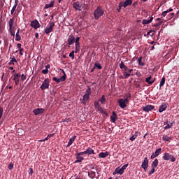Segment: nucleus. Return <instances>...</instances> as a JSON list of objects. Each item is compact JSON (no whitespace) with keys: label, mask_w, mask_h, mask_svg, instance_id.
<instances>
[{"label":"nucleus","mask_w":179,"mask_h":179,"mask_svg":"<svg viewBox=\"0 0 179 179\" xmlns=\"http://www.w3.org/2000/svg\"><path fill=\"white\" fill-rule=\"evenodd\" d=\"M103 15H104V10H103V7H101V6H98L96 9H95L94 11L95 20L100 19Z\"/></svg>","instance_id":"f257e3e1"},{"label":"nucleus","mask_w":179,"mask_h":179,"mask_svg":"<svg viewBox=\"0 0 179 179\" xmlns=\"http://www.w3.org/2000/svg\"><path fill=\"white\" fill-rule=\"evenodd\" d=\"M73 8L76 9V10L82 11L83 9L86 8V4H80V2L76 1L73 3Z\"/></svg>","instance_id":"f03ea898"},{"label":"nucleus","mask_w":179,"mask_h":179,"mask_svg":"<svg viewBox=\"0 0 179 179\" xmlns=\"http://www.w3.org/2000/svg\"><path fill=\"white\" fill-rule=\"evenodd\" d=\"M62 71L63 73V76L59 78H57V77H53L52 80H54V82H57V83H59L61 82H65V80H66V73H65V71L64 70H62Z\"/></svg>","instance_id":"7ed1b4c3"},{"label":"nucleus","mask_w":179,"mask_h":179,"mask_svg":"<svg viewBox=\"0 0 179 179\" xmlns=\"http://www.w3.org/2000/svg\"><path fill=\"white\" fill-rule=\"evenodd\" d=\"M162 159L166 161L171 160L172 163H174V162H176V157H174L173 155L168 152L164 153V156L162 157Z\"/></svg>","instance_id":"20e7f679"},{"label":"nucleus","mask_w":179,"mask_h":179,"mask_svg":"<svg viewBox=\"0 0 179 179\" xmlns=\"http://www.w3.org/2000/svg\"><path fill=\"white\" fill-rule=\"evenodd\" d=\"M117 103L120 107V108H127V104L129 103V100L124 99H119L117 100Z\"/></svg>","instance_id":"39448f33"},{"label":"nucleus","mask_w":179,"mask_h":179,"mask_svg":"<svg viewBox=\"0 0 179 179\" xmlns=\"http://www.w3.org/2000/svg\"><path fill=\"white\" fill-rule=\"evenodd\" d=\"M40 87L41 90H45V89H48V87H50V79L45 78Z\"/></svg>","instance_id":"423d86ee"},{"label":"nucleus","mask_w":179,"mask_h":179,"mask_svg":"<svg viewBox=\"0 0 179 179\" xmlns=\"http://www.w3.org/2000/svg\"><path fill=\"white\" fill-rule=\"evenodd\" d=\"M76 157V160L74 162L75 164L76 163H82L83 160H85V158H83V154L82 152H78L77 154L75 155Z\"/></svg>","instance_id":"0eeeda50"},{"label":"nucleus","mask_w":179,"mask_h":179,"mask_svg":"<svg viewBox=\"0 0 179 179\" xmlns=\"http://www.w3.org/2000/svg\"><path fill=\"white\" fill-rule=\"evenodd\" d=\"M129 5H132V0H126L124 2L122 1L119 3V8L121 9V8H127V6H129Z\"/></svg>","instance_id":"6e6552de"},{"label":"nucleus","mask_w":179,"mask_h":179,"mask_svg":"<svg viewBox=\"0 0 179 179\" xmlns=\"http://www.w3.org/2000/svg\"><path fill=\"white\" fill-rule=\"evenodd\" d=\"M54 26H55V22H50L49 27L46 28L45 30V34H50V33L54 30Z\"/></svg>","instance_id":"1a4fd4ad"},{"label":"nucleus","mask_w":179,"mask_h":179,"mask_svg":"<svg viewBox=\"0 0 179 179\" xmlns=\"http://www.w3.org/2000/svg\"><path fill=\"white\" fill-rule=\"evenodd\" d=\"M160 155H162V148H158L152 154L150 159L153 160V159H156V157H157V156H160Z\"/></svg>","instance_id":"9d476101"},{"label":"nucleus","mask_w":179,"mask_h":179,"mask_svg":"<svg viewBox=\"0 0 179 179\" xmlns=\"http://www.w3.org/2000/svg\"><path fill=\"white\" fill-rule=\"evenodd\" d=\"M141 167L145 171H146V170H148V167H149V159H148V157L144 158V160L141 164Z\"/></svg>","instance_id":"9b49d317"},{"label":"nucleus","mask_w":179,"mask_h":179,"mask_svg":"<svg viewBox=\"0 0 179 179\" xmlns=\"http://www.w3.org/2000/svg\"><path fill=\"white\" fill-rule=\"evenodd\" d=\"M152 110H155V106L152 105H146L143 107V111H144V113H149V111H152Z\"/></svg>","instance_id":"f8f14e48"},{"label":"nucleus","mask_w":179,"mask_h":179,"mask_svg":"<svg viewBox=\"0 0 179 179\" xmlns=\"http://www.w3.org/2000/svg\"><path fill=\"white\" fill-rule=\"evenodd\" d=\"M13 80L15 82V85L17 86L19 85L20 79V73H14L13 74Z\"/></svg>","instance_id":"ddd939ff"},{"label":"nucleus","mask_w":179,"mask_h":179,"mask_svg":"<svg viewBox=\"0 0 179 179\" xmlns=\"http://www.w3.org/2000/svg\"><path fill=\"white\" fill-rule=\"evenodd\" d=\"M45 109L44 108H36L33 110V113L35 115H38V114H44Z\"/></svg>","instance_id":"4468645a"},{"label":"nucleus","mask_w":179,"mask_h":179,"mask_svg":"<svg viewBox=\"0 0 179 179\" xmlns=\"http://www.w3.org/2000/svg\"><path fill=\"white\" fill-rule=\"evenodd\" d=\"M31 26L34 29H38L40 27V22H38V20H35L31 22Z\"/></svg>","instance_id":"2eb2a0df"},{"label":"nucleus","mask_w":179,"mask_h":179,"mask_svg":"<svg viewBox=\"0 0 179 179\" xmlns=\"http://www.w3.org/2000/svg\"><path fill=\"white\" fill-rule=\"evenodd\" d=\"M83 155H94V150L92 149V148L89 147L85 151L81 152Z\"/></svg>","instance_id":"dca6fc26"},{"label":"nucleus","mask_w":179,"mask_h":179,"mask_svg":"<svg viewBox=\"0 0 179 179\" xmlns=\"http://www.w3.org/2000/svg\"><path fill=\"white\" fill-rule=\"evenodd\" d=\"M110 120L112 122L115 123L117 120H118V116L117 115V113L115 111L112 112V115L110 116Z\"/></svg>","instance_id":"f3484780"},{"label":"nucleus","mask_w":179,"mask_h":179,"mask_svg":"<svg viewBox=\"0 0 179 179\" xmlns=\"http://www.w3.org/2000/svg\"><path fill=\"white\" fill-rule=\"evenodd\" d=\"M108 156H110V152L106 151L105 152H100L99 154V157L100 159H106V157H107Z\"/></svg>","instance_id":"a211bd4d"},{"label":"nucleus","mask_w":179,"mask_h":179,"mask_svg":"<svg viewBox=\"0 0 179 179\" xmlns=\"http://www.w3.org/2000/svg\"><path fill=\"white\" fill-rule=\"evenodd\" d=\"M75 43V36L73 35H70L68 38V44L69 45H72Z\"/></svg>","instance_id":"6ab92c4d"},{"label":"nucleus","mask_w":179,"mask_h":179,"mask_svg":"<svg viewBox=\"0 0 179 179\" xmlns=\"http://www.w3.org/2000/svg\"><path fill=\"white\" fill-rule=\"evenodd\" d=\"M145 82L148 83V85H153L155 83V78H152V76L145 78Z\"/></svg>","instance_id":"aec40b11"},{"label":"nucleus","mask_w":179,"mask_h":179,"mask_svg":"<svg viewBox=\"0 0 179 179\" xmlns=\"http://www.w3.org/2000/svg\"><path fill=\"white\" fill-rule=\"evenodd\" d=\"M167 108V105L166 104V103H163L159 108V113H163V111H165V110H166Z\"/></svg>","instance_id":"412c9836"},{"label":"nucleus","mask_w":179,"mask_h":179,"mask_svg":"<svg viewBox=\"0 0 179 179\" xmlns=\"http://www.w3.org/2000/svg\"><path fill=\"white\" fill-rule=\"evenodd\" d=\"M152 21H153V17H150L149 20L143 19L142 20V24H149L150 23H152Z\"/></svg>","instance_id":"4be33fe9"},{"label":"nucleus","mask_w":179,"mask_h":179,"mask_svg":"<svg viewBox=\"0 0 179 179\" xmlns=\"http://www.w3.org/2000/svg\"><path fill=\"white\" fill-rule=\"evenodd\" d=\"M90 95H88L87 94H84L82 103L86 104V101H88V100H90Z\"/></svg>","instance_id":"5701e85b"},{"label":"nucleus","mask_w":179,"mask_h":179,"mask_svg":"<svg viewBox=\"0 0 179 179\" xmlns=\"http://www.w3.org/2000/svg\"><path fill=\"white\" fill-rule=\"evenodd\" d=\"M96 110V111H100V113H101V114H104V115H106V117H108V113L106 110H104V109H103V108H101V106H99Z\"/></svg>","instance_id":"b1692460"},{"label":"nucleus","mask_w":179,"mask_h":179,"mask_svg":"<svg viewBox=\"0 0 179 179\" xmlns=\"http://www.w3.org/2000/svg\"><path fill=\"white\" fill-rule=\"evenodd\" d=\"M114 174H120V176H122V174H124V171L121 168H116L113 172V175Z\"/></svg>","instance_id":"393cba45"},{"label":"nucleus","mask_w":179,"mask_h":179,"mask_svg":"<svg viewBox=\"0 0 179 179\" xmlns=\"http://www.w3.org/2000/svg\"><path fill=\"white\" fill-rule=\"evenodd\" d=\"M156 22H158L153 25L154 27H159V26L163 24V21L162 20V18H157Z\"/></svg>","instance_id":"a878e982"},{"label":"nucleus","mask_w":179,"mask_h":179,"mask_svg":"<svg viewBox=\"0 0 179 179\" xmlns=\"http://www.w3.org/2000/svg\"><path fill=\"white\" fill-rule=\"evenodd\" d=\"M13 24H15V19L10 18L8 22L9 29H15V27L13 26Z\"/></svg>","instance_id":"bb28decb"},{"label":"nucleus","mask_w":179,"mask_h":179,"mask_svg":"<svg viewBox=\"0 0 179 179\" xmlns=\"http://www.w3.org/2000/svg\"><path fill=\"white\" fill-rule=\"evenodd\" d=\"M173 139L172 136H167V135H164L162 137V141H164V142H170Z\"/></svg>","instance_id":"cd10ccee"},{"label":"nucleus","mask_w":179,"mask_h":179,"mask_svg":"<svg viewBox=\"0 0 179 179\" xmlns=\"http://www.w3.org/2000/svg\"><path fill=\"white\" fill-rule=\"evenodd\" d=\"M20 33V29H17L16 34H15V41H20L22 40V37L19 34Z\"/></svg>","instance_id":"c85d7f7f"},{"label":"nucleus","mask_w":179,"mask_h":179,"mask_svg":"<svg viewBox=\"0 0 179 179\" xmlns=\"http://www.w3.org/2000/svg\"><path fill=\"white\" fill-rule=\"evenodd\" d=\"M75 139H76V136H74L73 137L69 139V143L67 144V148H69V146H71V145H72V143L75 142Z\"/></svg>","instance_id":"c756f323"},{"label":"nucleus","mask_w":179,"mask_h":179,"mask_svg":"<svg viewBox=\"0 0 179 179\" xmlns=\"http://www.w3.org/2000/svg\"><path fill=\"white\" fill-rule=\"evenodd\" d=\"M157 166H159V159H155L152 162V164H151V167H153V168H155V169H156V167H157Z\"/></svg>","instance_id":"7c9ffc66"},{"label":"nucleus","mask_w":179,"mask_h":179,"mask_svg":"<svg viewBox=\"0 0 179 179\" xmlns=\"http://www.w3.org/2000/svg\"><path fill=\"white\" fill-rule=\"evenodd\" d=\"M16 8H17V6L14 4L13 7L11 9L10 14L11 15H16Z\"/></svg>","instance_id":"2f4dec72"},{"label":"nucleus","mask_w":179,"mask_h":179,"mask_svg":"<svg viewBox=\"0 0 179 179\" xmlns=\"http://www.w3.org/2000/svg\"><path fill=\"white\" fill-rule=\"evenodd\" d=\"M98 101H100L101 104H106V96L102 95L101 98L99 99Z\"/></svg>","instance_id":"473e14b6"},{"label":"nucleus","mask_w":179,"mask_h":179,"mask_svg":"<svg viewBox=\"0 0 179 179\" xmlns=\"http://www.w3.org/2000/svg\"><path fill=\"white\" fill-rule=\"evenodd\" d=\"M123 76L124 77H121V79H128V78H129V76H131V74H129L127 72H123Z\"/></svg>","instance_id":"72a5a7b5"},{"label":"nucleus","mask_w":179,"mask_h":179,"mask_svg":"<svg viewBox=\"0 0 179 179\" xmlns=\"http://www.w3.org/2000/svg\"><path fill=\"white\" fill-rule=\"evenodd\" d=\"M94 106L95 109H97V108H99V107H101L100 106V101L99 100L95 101L94 102Z\"/></svg>","instance_id":"f704fd0d"},{"label":"nucleus","mask_w":179,"mask_h":179,"mask_svg":"<svg viewBox=\"0 0 179 179\" xmlns=\"http://www.w3.org/2000/svg\"><path fill=\"white\" fill-rule=\"evenodd\" d=\"M8 31L10 34V36H13V37H15V28H9Z\"/></svg>","instance_id":"c9c22d12"},{"label":"nucleus","mask_w":179,"mask_h":179,"mask_svg":"<svg viewBox=\"0 0 179 179\" xmlns=\"http://www.w3.org/2000/svg\"><path fill=\"white\" fill-rule=\"evenodd\" d=\"M164 83H166V78L163 77L160 81L159 87H163V86H164Z\"/></svg>","instance_id":"e433bc0d"},{"label":"nucleus","mask_w":179,"mask_h":179,"mask_svg":"<svg viewBox=\"0 0 179 179\" xmlns=\"http://www.w3.org/2000/svg\"><path fill=\"white\" fill-rule=\"evenodd\" d=\"M54 6V1H51L49 4L45 6V9H48V8H52Z\"/></svg>","instance_id":"4c0bfd02"},{"label":"nucleus","mask_w":179,"mask_h":179,"mask_svg":"<svg viewBox=\"0 0 179 179\" xmlns=\"http://www.w3.org/2000/svg\"><path fill=\"white\" fill-rule=\"evenodd\" d=\"M136 138H138V132L137 131L131 137H130V141H131V142H134V141H135V139H136Z\"/></svg>","instance_id":"58836bf2"},{"label":"nucleus","mask_w":179,"mask_h":179,"mask_svg":"<svg viewBox=\"0 0 179 179\" xmlns=\"http://www.w3.org/2000/svg\"><path fill=\"white\" fill-rule=\"evenodd\" d=\"M134 85L135 86V87H136V89H139V87H141V82L135 80L134 82Z\"/></svg>","instance_id":"ea45409f"},{"label":"nucleus","mask_w":179,"mask_h":179,"mask_svg":"<svg viewBox=\"0 0 179 179\" xmlns=\"http://www.w3.org/2000/svg\"><path fill=\"white\" fill-rule=\"evenodd\" d=\"M88 176L90 178H94V177H96V172L91 171L90 173H88Z\"/></svg>","instance_id":"a19ab883"},{"label":"nucleus","mask_w":179,"mask_h":179,"mask_svg":"<svg viewBox=\"0 0 179 179\" xmlns=\"http://www.w3.org/2000/svg\"><path fill=\"white\" fill-rule=\"evenodd\" d=\"M94 68H97V69H101L103 67L100 63H95L94 65Z\"/></svg>","instance_id":"79ce46f5"},{"label":"nucleus","mask_w":179,"mask_h":179,"mask_svg":"<svg viewBox=\"0 0 179 179\" xmlns=\"http://www.w3.org/2000/svg\"><path fill=\"white\" fill-rule=\"evenodd\" d=\"M90 96L92 94V88H90L89 86L87 87V90H86V94Z\"/></svg>","instance_id":"37998d69"},{"label":"nucleus","mask_w":179,"mask_h":179,"mask_svg":"<svg viewBox=\"0 0 179 179\" xmlns=\"http://www.w3.org/2000/svg\"><path fill=\"white\" fill-rule=\"evenodd\" d=\"M131 96L129 93H127L124 97V100H129V99H131Z\"/></svg>","instance_id":"c03bdc74"},{"label":"nucleus","mask_w":179,"mask_h":179,"mask_svg":"<svg viewBox=\"0 0 179 179\" xmlns=\"http://www.w3.org/2000/svg\"><path fill=\"white\" fill-rule=\"evenodd\" d=\"M15 62H17V61L15 59V58H13L10 62H9V64L10 65H15Z\"/></svg>","instance_id":"a18cd8bd"},{"label":"nucleus","mask_w":179,"mask_h":179,"mask_svg":"<svg viewBox=\"0 0 179 179\" xmlns=\"http://www.w3.org/2000/svg\"><path fill=\"white\" fill-rule=\"evenodd\" d=\"M69 57L70 58H72L73 59H75V51H72L70 54H69Z\"/></svg>","instance_id":"49530a36"},{"label":"nucleus","mask_w":179,"mask_h":179,"mask_svg":"<svg viewBox=\"0 0 179 179\" xmlns=\"http://www.w3.org/2000/svg\"><path fill=\"white\" fill-rule=\"evenodd\" d=\"M119 66L120 69H124L125 68V64H124V62H121V63L119 64Z\"/></svg>","instance_id":"de8ad7c7"},{"label":"nucleus","mask_w":179,"mask_h":179,"mask_svg":"<svg viewBox=\"0 0 179 179\" xmlns=\"http://www.w3.org/2000/svg\"><path fill=\"white\" fill-rule=\"evenodd\" d=\"M155 169H156V168L152 167L151 171L148 173V176H152V174L155 173Z\"/></svg>","instance_id":"09e8293b"},{"label":"nucleus","mask_w":179,"mask_h":179,"mask_svg":"<svg viewBox=\"0 0 179 179\" xmlns=\"http://www.w3.org/2000/svg\"><path fill=\"white\" fill-rule=\"evenodd\" d=\"M2 115H3V108L0 106V120L2 118Z\"/></svg>","instance_id":"8fccbe9b"},{"label":"nucleus","mask_w":179,"mask_h":179,"mask_svg":"<svg viewBox=\"0 0 179 179\" xmlns=\"http://www.w3.org/2000/svg\"><path fill=\"white\" fill-rule=\"evenodd\" d=\"M129 164H126L125 165H124L122 168H120L123 172L125 171V170L127 169V167H128Z\"/></svg>","instance_id":"3c124183"},{"label":"nucleus","mask_w":179,"mask_h":179,"mask_svg":"<svg viewBox=\"0 0 179 179\" xmlns=\"http://www.w3.org/2000/svg\"><path fill=\"white\" fill-rule=\"evenodd\" d=\"M52 136H54V134H48V136L45 138V141H48V139H50V138H52Z\"/></svg>","instance_id":"603ef678"},{"label":"nucleus","mask_w":179,"mask_h":179,"mask_svg":"<svg viewBox=\"0 0 179 179\" xmlns=\"http://www.w3.org/2000/svg\"><path fill=\"white\" fill-rule=\"evenodd\" d=\"M167 13H169L167 12V10L163 11L162 13V16L163 17H166V16H167Z\"/></svg>","instance_id":"864d4df0"},{"label":"nucleus","mask_w":179,"mask_h":179,"mask_svg":"<svg viewBox=\"0 0 179 179\" xmlns=\"http://www.w3.org/2000/svg\"><path fill=\"white\" fill-rule=\"evenodd\" d=\"M20 76H21V80L22 82H24V80H26V76H24V74L22 73Z\"/></svg>","instance_id":"5fc2aeb1"},{"label":"nucleus","mask_w":179,"mask_h":179,"mask_svg":"<svg viewBox=\"0 0 179 179\" xmlns=\"http://www.w3.org/2000/svg\"><path fill=\"white\" fill-rule=\"evenodd\" d=\"M8 169L9 170H13V163H10L8 165Z\"/></svg>","instance_id":"6e6d98bb"},{"label":"nucleus","mask_w":179,"mask_h":179,"mask_svg":"<svg viewBox=\"0 0 179 179\" xmlns=\"http://www.w3.org/2000/svg\"><path fill=\"white\" fill-rule=\"evenodd\" d=\"M138 62L139 65L143 66V64H141L142 62V57L138 58Z\"/></svg>","instance_id":"4d7b16f0"},{"label":"nucleus","mask_w":179,"mask_h":179,"mask_svg":"<svg viewBox=\"0 0 179 179\" xmlns=\"http://www.w3.org/2000/svg\"><path fill=\"white\" fill-rule=\"evenodd\" d=\"M80 50V48L76 47L74 52H76V54H78V52H79Z\"/></svg>","instance_id":"13d9d810"},{"label":"nucleus","mask_w":179,"mask_h":179,"mask_svg":"<svg viewBox=\"0 0 179 179\" xmlns=\"http://www.w3.org/2000/svg\"><path fill=\"white\" fill-rule=\"evenodd\" d=\"M42 73H43V75H47V73H48V69L43 70Z\"/></svg>","instance_id":"bf43d9fd"},{"label":"nucleus","mask_w":179,"mask_h":179,"mask_svg":"<svg viewBox=\"0 0 179 179\" xmlns=\"http://www.w3.org/2000/svg\"><path fill=\"white\" fill-rule=\"evenodd\" d=\"M29 170H30L29 172V176H33V173H34V171L31 168H30Z\"/></svg>","instance_id":"052dcab7"},{"label":"nucleus","mask_w":179,"mask_h":179,"mask_svg":"<svg viewBox=\"0 0 179 179\" xmlns=\"http://www.w3.org/2000/svg\"><path fill=\"white\" fill-rule=\"evenodd\" d=\"M170 128H171V126H170L169 124L164 127V129H170Z\"/></svg>","instance_id":"680f3d73"},{"label":"nucleus","mask_w":179,"mask_h":179,"mask_svg":"<svg viewBox=\"0 0 179 179\" xmlns=\"http://www.w3.org/2000/svg\"><path fill=\"white\" fill-rule=\"evenodd\" d=\"M76 43V47L80 48V43L79 42H75Z\"/></svg>","instance_id":"e2e57ef3"},{"label":"nucleus","mask_w":179,"mask_h":179,"mask_svg":"<svg viewBox=\"0 0 179 179\" xmlns=\"http://www.w3.org/2000/svg\"><path fill=\"white\" fill-rule=\"evenodd\" d=\"M80 40V37H76V38H75V43H79Z\"/></svg>","instance_id":"0e129e2a"},{"label":"nucleus","mask_w":179,"mask_h":179,"mask_svg":"<svg viewBox=\"0 0 179 179\" xmlns=\"http://www.w3.org/2000/svg\"><path fill=\"white\" fill-rule=\"evenodd\" d=\"M17 48H18V50H21L22 49V44L21 43H17Z\"/></svg>","instance_id":"69168bd1"},{"label":"nucleus","mask_w":179,"mask_h":179,"mask_svg":"<svg viewBox=\"0 0 179 179\" xmlns=\"http://www.w3.org/2000/svg\"><path fill=\"white\" fill-rule=\"evenodd\" d=\"M20 51V55H23V48L19 49Z\"/></svg>","instance_id":"338daca9"},{"label":"nucleus","mask_w":179,"mask_h":179,"mask_svg":"<svg viewBox=\"0 0 179 179\" xmlns=\"http://www.w3.org/2000/svg\"><path fill=\"white\" fill-rule=\"evenodd\" d=\"M50 64H48L45 66V69H48H48H50Z\"/></svg>","instance_id":"774afa93"}]
</instances>
